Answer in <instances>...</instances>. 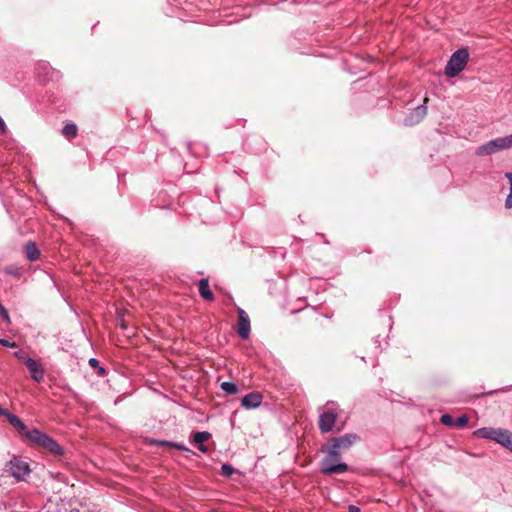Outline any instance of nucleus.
<instances>
[{
  "label": "nucleus",
  "mask_w": 512,
  "mask_h": 512,
  "mask_svg": "<svg viewBox=\"0 0 512 512\" xmlns=\"http://www.w3.org/2000/svg\"><path fill=\"white\" fill-rule=\"evenodd\" d=\"M321 451L325 457L320 462V471L324 475L343 474L349 470L348 465L341 461V451L327 443Z\"/></svg>",
  "instance_id": "obj_1"
},
{
  "label": "nucleus",
  "mask_w": 512,
  "mask_h": 512,
  "mask_svg": "<svg viewBox=\"0 0 512 512\" xmlns=\"http://www.w3.org/2000/svg\"><path fill=\"white\" fill-rule=\"evenodd\" d=\"M342 412L340 406L334 402L329 401L323 407L318 409L319 413V421L318 426L319 430L322 433H329L333 430L336 425V420L340 416Z\"/></svg>",
  "instance_id": "obj_2"
},
{
  "label": "nucleus",
  "mask_w": 512,
  "mask_h": 512,
  "mask_svg": "<svg viewBox=\"0 0 512 512\" xmlns=\"http://www.w3.org/2000/svg\"><path fill=\"white\" fill-rule=\"evenodd\" d=\"M26 438L35 446L53 455H62L64 453V449L54 439L37 428L26 431Z\"/></svg>",
  "instance_id": "obj_3"
},
{
  "label": "nucleus",
  "mask_w": 512,
  "mask_h": 512,
  "mask_svg": "<svg viewBox=\"0 0 512 512\" xmlns=\"http://www.w3.org/2000/svg\"><path fill=\"white\" fill-rule=\"evenodd\" d=\"M474 435L483 439L492 440L512 452V432L507 429L483 427L477 429Z\"/></svg>",
  "instance_id": "obj_4"
},
{
  "label": "nucleus",
  "mask_w": 512,
  "mask_h": 512,
  "mask_svg": "<svg viewBox=\"0 0 512 512\" xmlns=\"http://www.w3.org/2000/svg\"><path fill=\"white\" fill-rule=\"evenodd\" d=\"M469 60V51L462 47L456 50L448 60L445 67V75L449 78L456 77L462 72Z\"/></svg>",
  "instance_id": "obj_5"
},
{
  "label": "nucleus",
  "mask_w": 512,
  "mask_h": 512,
  "mask_svg": "<svg viewBox=\"0 0 512 512\" xmlns=\"http://www.w3.org/2000/svg\"><path fill=\"white\" fill-rule=\"evenodd\" d=\"M6 467L8 468L10 475L17 482L26 481L32 472L29 463L20 456L16 455H13L10 458L6 464Z\"/></svg>",
  "instance_id": "obj_6"
},
{
  "label": "nucleus",
  "mask_w": 512,
  "mask_h": 512,
  "mask_svg": "<svg viewBox=\"0 0 512 512\" xmlns=\"http://www.w3.org/2000/svg\"><path fill=\"white\" fill-rule=\"evenodd\" d=\"M505 149H508L505 138L498 137L478 146L475 154L477 156H488Z\"/></svg>",
  "instance_id": "obj_7"
},
{
  "label": "nucleus",
  "mask_w": 512,
  "mask_h": 512,
  "mask_svg": "<svg viewBox=\"0 0 512 512\" xmlns=\"http://www.w3.org/2000/svg\"><path fill=\"white\" fill-rule=\"evenodd\" d=\"M359 440V435L355 433H348L339 437L330 438L327 443L339 451H344L351 448L352 445Z\"/></svg>",
  "instance_id": "obj_8"
},
{
  "label": "nucleus",
  "mask_w": 512,
  "mask_h": 512,
  "mask_svg": "<svg viewBox=\"0 0 512 512\" xmlns=\"http://www.w3.org/2000/svg\"><path fill=\"white\" fill-rule=\"evenodd\" d=\"M427 102H428V98L425 97L423 104L418 105L410 112V114L404 120V124L406 126H412V125L418 124L420 121H422L424 119V117L427 114V105H426Z\"/></svg>",
  "instance_id": "obj_9"
},
{
  "label": "nucleus",
  "mask_w": 512,
  "mask_h": 512,
  "mask_svg": "<svg viewBox=\"0 0 512 512\" xmlns=\"http://www.w3.org/2000/svg\"><path fill=\"white\" fill-rule=\"evenodd\" d=\"M250 319L248 314L242 309L238 308V328L237 333L240 338L247 339L250 336Z\"/></svg>",
  "instance_id": "obj_10"
},
{
  "label": "nucleus",
  "mask_w": 512,
  "mask_h": 512,
  "mask_svg": "<svg viewBox=\"0 0 512 512\" xmlns=\"http://www.w3.org/2000/svg\"><path fill=\"white\" fill-rule=\"evenodd\" d=\"M25 365L34 381L39 383L44 379L43 368L33 358H27Z\"/></svg>",
  "instance_id": "obj_11"
},
{
  "label": "nucleus",
  "mask_w": 512,
  "mask_h": 512,
  "mask_svg": "<svg viewBox=\"0 0 512 512\" xmlns=\"http://www.w3.org/2000/svg\"><path fill=\"white\" fill-rule=\"evenodd\" d=\"M262 400L263 397L259 392H250L242 398L241 405L246 409H255L261 405Z\"/></svg>",
  "instance_id": "obj_12"
},
{
  "label": "nucleus",
  "mask_w": 512,
  "mask_h": 512,
  "mask_svg": "<svg viewBox=\"0 0 512 512\" xmlns=\"http://www.w3.org/2000/svg\"><path fill=\"white\" fill-rule=\"evenodd\" d=\"M211 434L207 431H198L193 434V442L198 444V450L202 453H206L208 451L207 446L204 444L207 440H209Z\"/></svg>",
  "instance_id": "obj_13"
},
{
  "label": "nucleus",
  "mask_w": 512,
  "mask_h": 512,
  "mask_svg": "<svg viewBox=\"0 0 512 512\" xmlns=\"http://www.w3.org/2000/svg\"><path fill=\"white\" fill-rule=\"evenodd\" d=\"M199 293L205 300H214V295L209 289V282L207 278H203L199 281Z\"/></svg>",
  "instance_id": "obj_14"
},
{
  "label": "nucleus",
  "mask_w": 512,
  "mask_h": 512,
  "mask_svg": "<svg viewBox=\"0 0 512 512\" xmlns=\"http://www.w3.org/2000/svg\"><path fill=\"white\" fill-rule=\"evenodd\" d=\"M8 422L16 428L19 432H21L23 435L26 436V431H30L25 423L16 415L9 414V417L7 418Z\"/></svg>",
  "instance_id": "obj_15"
},
{
  "label": "nucleus",
  "mask_w": 512,
  "mask_h": 512,
  "mask_svg": "<svg viewBox=\"0 0 512 512\" xmlns=\"http://www.w3.org/2000/svg\"><path fill=\"white\" fill-rule=\"evenodd\" d=\"M26 258L29 261H35L40 257V251L34 242H28L25 248Z\"/></svg>",
  "instance_id": "obj_16"
},
{
  "label": "nucleus",
  "mask_w": 512,
  "mask_h": 512,
  "mask_svg": "<svg viewBox=\"0 0 512 512\" xmlns=\"http://www.w3.org/2000/svg\"><path fill=\"white\" fill-rule=\"evenodd\" d=\"M226 395H235L238 393V386L234 382L224 381L220 385Z\"/></svg>",
  "instance_id": "obj_17"
},
{
  "label": "nucleus",
  "mask_w": 512,
  "mask_h": 512,
  "mask_svg": "<svg viewBox=\"0 0 512 512\" xmlns=\"http://www.w3.org/2000/svg\"><path fill=\"white\" fill-rule=\"evenodd\" d=\"M77 131V126L74 123H68L62 129L63 135L68 138L75 137L77 135Z\"/></svg>",
  "instance_id": "obj_18"
},
{
  "label": "nucleus",
  "mask_w": 512,
  "mask_h": 512,
  "mask_svg": "<svg viewBox=\"0 0 512 512\" xmlns=\"http://www.w3.org/2000/svg\"><path fill=\"white\" fill-rule=\"evenodd\" d=\"M505 178L509 181L510 184V192L505 199V208H512V172L505 173Z\"/></svg>",
  "instance_id": "obj_19"
},
{
  "label": "nucleus",
  "mask_w": 512,
  "mask_h": 512,
  "mask_svg": "<svg viewBox=\"0 0 512 512\" xmlns=\"http://www.w3.org/2000/svg\"><path fill=\"white\" fill-rule=\"evenodd\" d=\"M440 422L449 427H455V419L450 414H443L440 418Z\"/></svg>",
  "instance_id": "obj_20"
},
{
  "label": "nucleus",
  "mask_w": 512,
  "mask_h": 512,
  "mask_svg": "<svg viewBox=\"0 0 512 512\" xmlns=\"http://www.w3.org/2000/svg\"><path fill=\"white\" fill-rule=\"evenodd\" d=\"M468 421H469L468 416L466 414H463L460 417H458L457 419H455V427H457V428L465 427L467 425Z\"/></svg>",
  "instance_id": "obj_21"
},
{
  "label": "nucleus",
  "mask_w": 512,
  "mask_h": 512,
  "mask_svg": "<svg viewBox=\"0 0 512 512\" xmlns=\"http://www.w3.org/2000/svg\"><path fill=\"white\" fill-rule=\"evenodd\" d=\"M235 469L227 463L222 464L221 466V474L230 477L234 473Z\"/></svg>",
  "instance_id": "obj_22"
},
{
  "label": "nucleus",
  "mask_w": 512,
  "mask_h": 512,
  "mask_svg": "<svg viewBox=\"0 0 512 512\" xmlns=\"http://www.w3.org/2000/svg\"><path fill=\"white\" fill-rule=\"evenodd\" d=\"M173 448L185 451L188 455L194 454V452L187 448L183 443H174Z\"/></svg>",
  "instance_id": "obj_23"
},
{
  "label": "nucleus",
  "mask_w": 512,
  "mask_h": 512,
  "mask_svg": "<svg viewBox=\"0 0 512 512\" xmlns=\"http://www.w3.org/2000/svg\"><path fill=\"white\" fill-rule=\"evenodd\" d=\"M38 69H39V70H40V69H43V70L45 71V75H48V71H49V70H51V67L49 66V64H48V63H42V64H40V65H39ZM42 80H43V81H48V80H49V78H48V77H46V76H43V79H42Z\"/></svg>",
  "instance_id": "obj_24"
},
{
  "label": "nucleus",
  "mask_w": 512,
  "mask_h": 512,
  "mask_svg": "<svg viewBox=\"0 0 512 512\" xmlns=\"http://www.w3.org/2000/svg\"><path fill=\"white\" fill-rule=\"evenodd\" d=\"M0 344L2 346H4V347H8V348L16 347V344L14 342H10V341H8L7 339H4V338L0 339Z\"/></svg>",
  "instance_id": "obj_25"
},
{
  "label": "nucleus",
  "mask_w": 512,
  "mask_h": 512,
  "mask_svg": "<svg viewBox=\"0 0 512 512\" xmlns=\"http://www.w3.org/2000/svg\"><path fill=\"white\" fill-rule=\"evenodd\" d=\"M0 132L3 135H5L8 132V128L5 124V121L3 120V118L1 116H0Z\"/></svg>",
  "instance_id": "obj_26"
},
{
  "label": "nucleus",
  "mask_w": 512,
  "mask_h": 512,
  "mask_svg": "<svg viewBox=\"0 0 512 512\" xmlns=\"http://www.w3.org/2000/svg\"><path fill=\"white\" fill-rule=\"evenodd\" d=\"M5 272L10 274V275H17L18 274V268L17 267H13V266L6 267L5 268Z\"/></svg>",
  "instance_id": "obj_27"
},
{
  "label": "nucleus",
  "mask_w": 512,
  "mask_h": 512,
  "mask_svg": "<svg viewBox=\"0 0 512 512\" xmlns=\"http://www.w3.org/2000/svg\"><path fill=\"white\" fill-rule=\"evenodd\" d=\"M157 444L161 445V446H166V447H172L173 448L174 442L167 441V440H162V441H157Z\"/></svg>",
  "instance_id": "obj_28"
},
{
  "label": "nucleus",
  "mask_w": 512,
  "mask_h": 512,
  "mask_svg": "<svg viewBox=\"0 0 512 512\" xmlns=\"http://www.w3.org/2000/svg\"><path fill=\"white\" fill-rule=\"evenodd\" d=\"M504 138L506 141L507 148H511L512 147V134L504 136Z\"/></svg>",
  "instance_id": "obj_29"
},
{
  "label": "nucleus",
  "mask_w": 512,
  "mask_h": 512,
  "mask_svg": "<svg viewBox=\"0 0 512 512\" xmlns=\"http://www.w3.org/2000/svg\"><path fill=\"white\" fill-rule=\"evenodd\" d=\"M15 356L25 364V360H27V358L22 354L21 351L15 352Z\"/></svg>",
  "instance_id": "obj_30"
},
{
  "label": "nucleus",
  "mask_w": 512,
  "mask_h": 512,
  "mask_svg": "<svg viewBox=\"0 0 512 512\" xmlns=\"http://www.w3.org/2000/svg\"><path fill=\"white\" fill-rule=\"evenodd\" d=\"M9 414H12V413H11V412H9L7 409L2 408V407L0 406V415H1V416H5L6 418H8V417H9Z\"/></svg>",
  "instance_id": "obj_31"
},
{
  "label": "nucleus",
  "mask_w": 512,
  "mask_h": 512,
  "mask_svg": "<svg viewBox=\"0 0 512 512\" xmlns=\"http://www.w3.org/2000/svg\"><path fill=\"white\" fill-rule=\"evenodd\" d=\"M347 512H360V508L356 505H349Z\"/></svg>",
  "instance_id": "obj_32"
},
{
  "label": "nucleus",
  "mask_w": 512,
  "mask_h": 512,
  "mask_svg": "<svg viewBox=\"0 0 512 512\" xmlns=\"http://www.w3.org/2000/svg\"><path fill=\"white\" fill-rule=\"evenodd\" d=\"M88 363L91 367H97L99 362L96 358H91L89 359Z\"/></svg>",
  "instance_id": "obj_33"
},
{
  "label": "nucleus",
  "mask_w": 512,
  "mask_h": 512,
  "mask_svg": "<svg viewBox=\"0 0 512 512\" xmlns=\"http://www.w3.org/2000/svg\"><path fill=\"white\" fill-rule=\"evenodd\" d=\"M105 372V369L103 367L100 368L99 373L103 374Z\"/></svg>",
  "instance_id": "obj_34"
}]
</instances>
